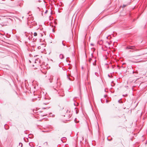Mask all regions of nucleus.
<instances>
[{"label":"nucleus","instance_id":"nucleus-1","mask_svg":"<svg viewBox=\"0 0 147 147\" xmlns=\"http://www.w3.org/2000/svg\"><path fill=\"white\" fill-rule=\"evenodd\" d=\"M59 107H60V110H62V113L65 114V115H63L64 117H66L68 119L69 118L71 117L72 115V113L70 111H69L67 109L64 110V108L63 107H61V105H59Z\"/></svg>","mask_w":147,"mask_h":147},{"label":"nucleus","instance_id":"nucleus-2","mask_svg":"<svg viewBox=\"0 0 147 147\" xmlns=\"http://www.w3.org/2000/svg\"><path fill=\"white\" fill-rule=\"evenodd\" d=\"M126 49H131V50H130L129 52H133L134 51H137L139 50L136 49V47L135 46H127L125 48Z\"/></svg>","mask_w":147,"mask_h":147},{"label":"nucleus","instance_id":"nucleus-3","mask_svg":"<svg viewBox=\"0 0 147 147\" xmlns=\"http://www.w3.org/2000/svg\"><path fill=\"white\" fill-rule=\"evenodd\" d=\"M66 139H67L66 138L63 137L61 138V140L63 142H64L66 141Z\"/></svg>","mask_w":147,"mask_h":147},{"label":"nucleus","instance_id":"nucleus-4","mask_svg":"<svg viewBox=\"0 0 147 147\" xmlns=\"http://www.w3.org/2000/svg\"><path fill=\"white\" fill-rule=\"evenodd\" d=\"M7 20V19L5 18L3 19V20L5 22V24H3L4 25H7V24L8 23V21Z\"/></svg>","mask_w":147,"mask_h":147},{"label":"nucleus","instance_id":"nucleus-5","mask_svg":"<svg viewBox=\"0 0 147 147\" xmlns=\"http://www.w3.org/2000/svg\"><path fill=\"white\" fill-rule=\"evenodd\" d=\"M59 57L61 59H63L64 57L63 55L62 54H60L59 55Z\"/></svg>","mask_w":147,"mask_h":147},{"label":"nucleus","instance_id":"nucleus-6","mask_svg":"<svg viewBox=\"0 0 147 147\" xmlns=\"http://www.w3.org/2000/svg\"><path fill=\"white\" fill-rule=\"evenodd\" d=\"M4 128L5 129L7 130L9 129V126L6 125H5Z\"/></svg>","mask_w":147,"mask_h":147},{"label":"nucleus","instance_id":"nucleus-7","mask_svg":"<svg viewBox=\"0 0 147 147\" xmlns=\"http://www.w3.org/2000/svg\"><path fill=\"white\" fill-rule=\"evenodd\" d=\"M19 146L20 147H22V144L21 143H20L19 144Z\"/></svg>","mask_w":147,"mask_h":147},{"label":"nucleus","instance_id":"nucleus-8","mask_svg":"<svg viewBox=\"0 0 147 147\" xmlns=\"http://www.w3.org/2000/svg\"><path fill=\"white\" fill-rule=\"evenodd\" d=\"M93 65H96V60H94V63H93Z\"/></svg>","mask_w":147,"mask_h":147},{"label":"nucleus","instance_id":"nucleus-9","mask_svg":"<svg viewBox=\"0 0 147 147\" xmlns=\"http://www.w3.org/2000/svg\"><path fill=\"white\" fill-rule=\"evenodd\" d=\"M34 36H37V33L35 32L34 34Z\"/></svg>","mask_w":147,"mask_h":147},{"label":"nucleus","instance_id":"nucleus-10","mask_svg":"<svg viewBox=\"0 0 147 147\" xmlns=\"http://www.w3.org/2000/svg\"><path fill=\"white\" fill-rule=\"evenodd\" d=\"M95 75H96V76H98V73L97 72H95Z\"/></svg>","mask_w":147,"mask_h":147},{"label":"nucleus","instance_id":"nucleus-11","mask_svg":"<svg viewBox=\"0 0 147 147\" xmlns=\"http://www.w3.org/2000/svg\"><path fill=\"white\" fill-rule=\"evenodd\" d=\"M108 76L110 78H111L113 77V76L112 75L110 76L109 74L108 75Z\"/></svg>","mask_w":147,"mask_h":147},{"label":"nucleus","instance_id":"nucleus-12","mask_svg":"<svg viewBox=\"0 0 147 147\" xmlns=\"http://www.w3.org/2000/svg\"><path fill=\"white\" fill-rule=\"evenodd\" d=\"M76 114H78V111L77 110H76Z\"/></svg>","mask_w":147,"mask_h":147},{"label":"nucleus","instance_id":"nucleus-13","mask_svg":"<svg viewBox=\"0 0 147 147\" xmlns=\"http://www.w3.org/2000/svg\"><path fill=\"white\" fill-rule=\"evenodd\" d=\"M63 41H62V44L63 45V46H65V45L63 43Z\"/></svg>","mask_w":147,"mask_h":147},{"label":"nucleus","instance_id":"nucleus-14","mask_svg":"<svg viewBox=\"0 0 147 147\" xmlns=\"http://www.w3.org/2000/svg\"><path fill=\"white\" fill-rule=\"evenodd\" d=\"M47 12V10H46V11L45 12V13H46Z\"/></svg>","mask_w":147,"mask_h":147},{"label":"nucleus","instance_id":"nucleus-15","mask_svg":"<svg viewBox=\"0 0 147 147\" xmlns=\"http://www.w3.org/2000/svg\"><path fill=\"white\" fill-rule=\"evenodd\" d=\"M92 60V59L91 58H90L89 60V61L90 62V61Z\"/></svg>","mask_w":147,"mask_h":147},{"label":"nucleus","instance_id":"nucleus-16","mask_svg":"<svg viewBox=\"0 0 147 147\" xmlns=\"http://www.w3.org/2000/svg\"><path fill=\"white\" fill-rule=\"evenodd\" d=\"M138 55L136 56V57H138V56H140V55Z\"/></svg>","mask_w":147,"mask_h":147},{"label":"nucleus","instance_id":"nucleus-17","mask_svg":"<svg viewBox=\"0 0 147 147\" xmlns=\"http://www.w3.org/2000/svg\"><path fill=\"white\" fill-rule=\"evenodd\" d=\"M38 1L39 2H41V1H40V0H39Z\"/></svg>","mask_w":147,"mask_h":147},{"label":"nucleus","instance_id":"nucleus-18","mask_svg":"<svg viewBox=\"0 0 147 147\" xmlns=\"http://www.w3.org/2000/svg\"><path fill=\"white\" fill-rule=\"evenodd\" d=\"M39 47H38V49H40V48H39Z\"/></svg>","mask_w":147,"mask_h":147},{"label":"nucleus","instance_id":"nucleus-19","mask_svg":"<svg viewBox=\"0 0 147 147\" xmlns=\"http://www.w3.org/2000/svg\"><path fill=\"white\" fill-rule=\"evenodd\" d=\"M92 55H93V54H91V55H92Z\"/></svg>","mask_w":147,"mask_h":147},{"label":"nucleus","instance_id":"nucleus-20","mask_svg":"<svg viewBox=\"0 0 147 147\" xmlns=\"http://www.w3.org/2000/svg\"><path fill=\"white\" fill-rule=\"evenodd\" d=\"M33 100H34V99H33V101H34Z\"/></svg>","mask_w":147,"mask_h":147}]
</instances>
